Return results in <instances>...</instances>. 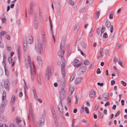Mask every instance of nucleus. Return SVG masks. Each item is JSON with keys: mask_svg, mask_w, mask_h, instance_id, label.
Listing matches in <instances>:
<instances>
[{"mask_svg": "<svg viewBox=\"0 0 127 127\" xmlns=\"http://www.w3.org/2000/svg\"><path fill=\"white\" fill-rule=\"evenodd\" d=\"M62 53L61 54V52H59L58 53L59 55L61 57L62 61V63L61 64V63L60 61H58L57 64L59 66L61 65V70L62 74L63 77H64L65 76V71L64 67L65 65V63L66 62L65 60L63 57V56L64 55V51L63 50Z\"/></svg>", "mask_w": 127, "mask_h": 127, "instance_id": "nucleus-1", "label": "nucleus"}, {"mask_svg": "<svg viewBox=\"0 0 127 127\" xmlns=\"http://www.w3.org/2000/svg\"><path fill=\"white\" fill-rule=\"evenodd\" d=\"M63 78L61 80V85L62 88L60 92V100L62 101L64 98L65 94V92L64 91V88H65V77H63Z\"/></svg>", "mask_w": 127, "mask_h": 127, "instance_id": "nucleus-2", "label": "nucleus"}, {"mask_svg": "<svg viewBox=\"0 0 127 127\" xmlns=\"http://www.w3.org/2000/svg\"><path fill=\"white\" fill-rule=\"evenodd\" d=\"M38 43L35 45V48L37 53L39 54L43 52V45L42 44L40 43L39 40L37 39Z\"/></svg>", "mask_w": 127, "mask_h": 127, "instance_id": "nucleus-3", "label": "nucleus"}, {"mask_svg": "<svg viewBox=\"0 0 127 127\" xmlns=\"http://www.w3.org/2000/svg\"><path fill=\"white\" fill-rule=\"evenodd\" d=\"M62 101L60 100V103H59L58 106V108L60 113L62 117H63L64 119V113L63 112V109L62 104Z\"/></svg>", "mask_w": 127, "mask_h": 127, "instance_id": "nucleus-4", "label": "nucleus"}, {"mask_svg": "<svg viewBox=\"0 0 127 127\" xmlns=\"http://www.w3.org/2000/svg\"><path fill=\"white\" fill-rule=\"evenodd\" d=\"M52 73V72L51 71L50 67L49 66H48L47 67L45 74V77L48 80Z\"/></svg>", "mask_w": 127, "mask_h": 127, "instance_id": "nucleus-5", "label": "nucleus"}, {"mask_svg": "<svg viewBox=\"0 0 127 127\" xmlns=\"http://www.w3.org/2000/svg\"><path fill=\"white\" fill-rule=\"evenodd\" d=\"M8 79H5L4 82V87L6 90L9 91V88L8 85Z\"/></svg>", "mask_w": 127, "mask_h": 127, "instance_id": "nucleus-6", "label": "nucleus"}, {"mask_svg": "<svg viewBox=\"0 0 127 127\" xmlns=\"http://www.w3.org/2000/svg\"><path fill=\"white\" fill-rule=\"evenodd\" d=\"M27 41L30 44H31L33 42V38L32 35L31 34H28V36Z\"/></svg>", "mask_w": 127, "mask_h": 127, "instance_id": "nucleus-7", "label": "nucleus"}, {"mask_svg": "<svg viewBox=\"0 0 127 127\" xmlns=\"http://www.w3.org/2000/svg\"><path fill=\"white\" fill-rule=\"evenodd\" d=\"M25 64L26 68L27 69H28L29 67L31 69V71L32 70H31L32 68V63H28V62H27V61H26L25 62Z\"/></svg>", "mask_w": 127, "mask_h": 127, "instance_id": "nucleus-8", "label": "nucleus"}, {"mask_svg": "<svg viewBox=\"0 0 127 127\" xmlns=\"http://www.w3.org/2000/svg\"><path fill=\"white\" fill-rule=\"evenodd\" d=\"M96 94L95 92L93 90L91 91L89 94V96L91 98H93Z\"/></svg>", "mask_w": 127, "mask_h": 127, "instance_id": "nucleus-9", "label": "nucleus"}, {"mask_svg": "<svg viewBox=\"0 0 127 127\" xmlns=\"http://www.w3.org/2000/svg\"><path fill=\"white\" fill-rule=\"evenodd\" d=\"M87 67L85 66H83L79 69V71H81L82 73H84L86 70Z\"/></svg>", "mask_w": 127, "mask_h": 127, "instance_id": "nucleus-10", "label": "nucleus"}, {"mask_svg": "<svg viewBox=\"0 0 127 127\" xmlns=\"http://www.w3.org/2000/svg\"><path fill=\"white\" fill-rule=\"evenodd\" d=\"M8 62L10 64H12V66L13 67L15 64V62H12V59L11 57H9L8 59Z\"/></svg>", "mask_w": 127, "mask_h": 127, "instance_id": "nucleus-11", "label": "nucleus"}, {"mask_svg": "<svg viewBox=\"0 0 127 127\" xmlns=\"http://www.w3.org/2000/svg\"><path fill=\"white\" fill-rule=\"evenodd\" d=\"M66 40V38L65 36H63V37L62 40L61 42V47L62 46H64L65 44V42Z\"/></svg>", "mask_w": 127, "mask_h": 127, "instance_id": "nucleus-12", "label": "nucleus"}, {"mask_svg": "<svg viewBox=\"0 0 127 127\" xmlns=\"http://www.w3.org/2000/svg\"><path fill=\"white\" fill-rule=\"evenodd\" d=\"M5 106L3 104H1L0 107V111L1 113H3L4 111Z\"/></svg>", "mask_w": 127, "mask_h": 127, "instance_id": "nucleus-13", "label": "nucleus"}, {"mask_svg": "<svg viewBox=\"0 0 127 127\" xmlns=\"http://www.w3.org/2000/svg\"><path fill=\"white\" fill-rule=\"evenodd\" d=\"M15 97L14 95H12V97L11 99V105H12L15 101Z\"/></svg>", "mask_w": 127, "mask_h": 127, "instance_id": "nucleus-14", "label": "nucleus"}, {"mask_svg": "<svg viewBox=\"0 0 127 127\" xmlns=\"http://www.w3.org/2000/svg\"><path fill=\"white\" fill-rule=\"evenodd\" d=\"M82 79V78L81 77H80L76 79L75 81V83L76 84H79L80 83Z\"/></svg>", "mask_w": 127, "mask_h": 127, "instance_id": "nucleus-15", "label": "nucleus"}, {"mask_svg": "<svg viewBox=\"0 0 127 127\" xmlns=\"http://www.w3.org/2000/svg\"><path fill=\"white\" fill-rule=\"evenodd\" d=\"M51 112L52 113V116L53 117V118L54 120H55L56 119V115L55 114V109L52 110H51Z\"/></svg>", "mask_w": 127, "mask_h": 127, "instance_id": "nucleus-16", "label": "nucleus"}, {"mask_svg": "<svg viewBox=\"0 0 127 127\" xmlns=\"http://www.w3.org/2000/svg\"><path fill=\"white\" fill-rule=\"evenodd\" d=\"M27 45V40L24 41L23 43V45L24 48V50L25 52L26 51V49Z\"/></svg>", "mask_w": 127, "mask_h": 127, "instance_id": "nucleus-17", "label": "nucleus"}, {"mask_svg": "<svg viewBox=\"0 0 127 127\" xmlns=\"http://www.w3.org/2000/svg\"><path fill=\"white\" fill-rule=\"evenodd\" d=\"M109 94L108 93H106L104 94L103 95V97L106 99H108L109 98Z\"/></svg>", "mask_w": 127, "mask_h": 127, "instance_id": "nucleus-18", "label": "nucleus"}, {"mask_svg": "<svg viewBox=\"0 0 127 127\" xmlns=\"http://www.w3.org/2000/svg\"><path fill=\"white\" fill-rule=\"evenodd\" d=\"M81 44L82 47L84 49H85L87 48V46L85 43L83 41H82L81 43Z\"/></svg>", "mask_w": 127, "mask_h": 127, "instance_id": "nucleus-19", "label": "nucleus"}, {"mask_svg": "<svg viewBox=\"0 0 127 127\" xmlns=\"http://www.w3.org/2000/svg\"><path fill=\"white\" fill-rule=\"evenodd\" d=\"M37 60L40 64H41L42 63V60L41 57L38 56L37 57Z\"/></svg>", "mask_w": 127, "mask_h": 127, "instance_id": "nucleus-20", "label": "nucleus"}, {"mask_svg": "<svg viewBox=\"0 0 127 127\" xmlns=\"http://www.w3.org/2000/svg\"><path fill=\"white\" fill-rule=\"evenodd\" d=\"M98 117L99 118H102L103 117V114L102 113L98 111Z\"/></svg>", "mask_w": 127, "mask_h": 127, "instance_id": "nucleus-21", "label": "nucleus"}, {"mask_svg": "<svg viewBox=\"0 0 127 127\" xmlns=\"http://www.w3.org/2000/svg\"><path fill=\"white\" fill-rule=\"evenodd\" d=\"M75 90V88L73 87H70L69 89V91H70L71 94L70 95H72V93Z\"/></svg>", "mask_w": 127, "mask_h": 127, "instance_id": "nucleus-22", "label": "nucleus"}, {"mask_svg": "<svg viewBox=\"0 0 127 127\" xmlns=\"http://www.w3.org/2000/svg\"><path fill=\"white\" fill-rule=\"evenodd\" d=\"M45 121V119L44 117H43L42 118H41V120H39V122L40 124L41 125L44 124Z\"/></svg>", "mask_w": 127, "mask_h": 127, "instance_id": "nucleus-23", "label": "nucleus"}, {"mask_svg": "<svg viewBox=\"0 0 127 127\" xmlns=\"http://www.w3.org/2000/svg\"><path fill=\"white\" fill-rule=\"evenodd\" d=\"M105 25L107 28H109L111 25L110 22L109 21H106L105 23Z\"/></svg>", "mask_w": 127, "mask_h": 127, "instance_id": "nucleus-24", "label": "nucleus"}, {"mask_svg": "<svg viewBox=\"0 0 127 127\" xmlns=\"http://www.w3.org/2000/svg\"><path fill=\"white\" fill-rule=\"evenodd\" d=\"M29 114L32 116V117L34 116V115L32 113V108H31V107L29 108Z\"/></svg>", "mask_w": 127, "mask_h": 127, "instance_id": "nucleus-25", "label": "nucleus"}, {"mask_svg": "<svg viewBox=\"0 0 127 127\" xmlns=\"http://www.w3.org/2000/svg\"><path fill=\"white\" fill-rule=\"evenodd\" d=\"M69 4L72 5H74V2L72 0H67Z\"/></svg>", "mask_w": 127, "mask_h": 127, "instance_id": "nucleus-26", "label": "nucleus"}, {"mask_svg": "<svg viewBox=\"0 0 127 127\" xmlns=\"http://www.w3.org/2000/svg\"><path fill=\"white\" fill-rule=\"evenodd\" d=\"M75 74H74V73H73L71 76V78L70 79V81L71 82L75 78Z\"/></svg>", "mask_w": 127, "mask_h": 127, "instance_id": "nucleus-27", "label": "nucleus"}, {"mask_svg": "<svg viewBox=\"0 0 127 127\" xmlns=\"http://www.w3.org/2000/svg\"><path fill=\"white\" fill-rule=\"evenodd\" d=\"M37 79L38 83L39 84L41 85V78L40 77V76L38 77L37 76Z\"/></svg>", "mask_w": 127, "mask_h": 127, "instance_id": "nucleus-28", "label": "nucleus"}, {"mask_svg": "<svg viewBox=\"0 0 127 127\" xmlns=\"http://www.w3.org/2000/svg\"><path fill=\"white\" fill-rule=\"evenodd\" d=\"M85 110L87 114H89V109L87 107H85Z\"/></svg>", "mask_w": 127, "mask_h": 127, "instance_id": "nucleus-29", "label": "nucleus"}, {"mask_svg": "<svg viewBox=\"0 0 127 127\" xmlns=\"http://www.w3.org/2000/svg\"><path fill=\"white\" fill-rule=\"evenodd\" d=\"M34 26L35 29L36 30L37 29L38 26V22L34 23Z\"/></svg>", "mask_w": 127, "mask_h": 127, "instance_id": "nucleus-30", "label": "nucleus"}, {"mask_svg": "<svg viewBox=\"0 0 127 127\" xmlns=\"http://www.w3.org/2000/svg\"><path fill=\"white\" fill-rule=\"evenodd\" d=\"M60 8H58L57 9V15L58 16L60 15Z\"/></svg>", "mask_w": 127, "mask_h": 127, "instance_id": "nucleus-31", "label": "nucleus"}, {"mask_svg": "<svg viewBox=\"0 0 127 127\" xmlns=\"http://www.w3.org/2000/svg\"><path fill=\"white\" fill-rule=\"evenodd\" d=\"M0 121L2 122L4 121L3 116L1 114H0Z\"/></svg>", "mask_w": 127, "mask_h": 127, "instance_id": "nucleus-32", "label": "nucleus"}, {"mask_svg": "<svg viewBox=\"0 0 127 127\" xmlns=\"http://www.w3.org/2000/svg\"><path fill=\"white\" fill-rule=\"evenodd\" d=\"M94 0H87L86 1L87 4H91L93 1Z\"/></svg>", "mask_w": 127, "mask_h": 127, "instance_id": "nucleus-33", "label": "nucleus"}, {"mask_svg": "<svg viewBox=\"0 0 127 127\" xmlns=\"http://www.w3.org/2000/svg\"><path fill=\"white\" fill-rule=\"evenodd\" d=\"M39 18L40 19L42 20V14L41 12V11H40V10H39Z\"/></svg>", "mask_w": 127, "mask_h": 127, "instance_id": "nucleus-34", "label": "nucleus"}, {"mask_svg": "<svg viewBox=\"0 0 127 127\" xmlns=\"http://www.w3.org/2000/svg\"><path fill=\"white\" fill-rule=\"evenodd\" d=\"M121 113V112L120 111H118L117 113L115 115V117L118 116Z\"/></svg>", "mask_w": 127, "mask_h": 127, "instance_id": "nucleus-35", "label": "nucleus"}, {"mask_svg": "<svg viewBox=\"0 0 127 127\" xmlns=\"http://www.w3.org/2000/svg\"><path fill=\"white\" fill-rule=\"evenodd\" d=\"M96 19H97L98 18L100 15V13L99 12V11H97L96 13Z\"/></svg>", "mask_w": 127, "mask_h": 127, "instance_id": "nucleus-36", "label": "nucleus"}, {"mask_svg": "<svg viewBox=\"0 0 127 127\" xmlns=\"http://www.w3.org/2000/svg\"><path fill=\"white\" fill-rule=\"evenodd\" d=\"M5 72V75L7 76H8L9 75V73L8 71L6 70L5 67L4 68Z\"/></svg>", "mask_w": 127, "mask_h": 127, "instance_id": "nucleus-37", "label": "nucleus"}, {"mask_svg": "<svg viewBox=\"0 0 127 127\" xmlns=\"http://www.w3.org/2000/svg\"><path fill=\"white\" fill-rule=\"evenodd\" d=\"M105 28L104 26H103L101 28V33H104V31L105 30Z\"/></svg>", "mask_w": 127, "mask_h": 127, "instance_id": "nucleus-38", "label": "nucleus"}, {"mask_svg": "<svg viewBox=\"0 0 127 127\" xmlns=\"http://www.w3.org/2000/svg\"><path fill=\"white\" fill-rule=\"evenodd\" d=\"M32 91L33 94V95L35 94H37L36 91L35 89L34 88V87H33V89H32Z\"/></svg>", "mask_w": 127, "mask_h": 127, "instance_id": "nucleus-39", "label": "nucleus"}, {"mask_svg": "<svg viewBox=\"0 0 127 127\" xmlns=\"http://www.w3.org/2000/svg\"><path fill=\"white\" fill-rule=\"evenodd\" d=\"M34 95V99L36 100H37V99L38 97V95L37 94H36L33 95Z\"/></svg>", "mask_w": 127, "mask_h": 127, "instance_id": "nucleus-40", "label": "nucleus"}, {"mask_svg": "<svg viewBox=\"0 0 127 127\" xmlns=\"http://www.w3.org/2000/svg\"><path fill=\"white\" fill-rule=\"evenodd\" d=\"M7 103V100L5 99L4 101H3L2 102L1 104H3V105L6 106Z\"/></svg>", "mask_w": 127, "mask_h": 127, "instance_id": "nucleus-41", "label": "nucleus"}, {"mask_svg": "<svg viewBox=\"0 0 127 127\" xmlns=\"http://www.w3.org/2000/svg\"><path fill=\"white\" fill-rule=\"evenodd\" d=\"M37 17L35 15L34 17V23L38 22V21H37Z\"/></svg>", "mask_w": 127, "mask_h": 127, "instance_id": "nucleus-42", "label": "nucleus"}, {"mask_svg": "<svg viewBox=\"0 0 127 127\" xmlns=\"http://www.w3.org/2000/svg\"><path fill=\"white\" fill-rule=\"evenodd\" d=\"M96 72L97 74H100L101 73V71H100V69L99 68H98L97 69Z\"/></svg>", "mask_w": 127, "mask_h": 127, "instance_id": "nucleus-43", "label": "nucleus"}, {"mask_svg": "<svg viewBox=\"0 0 127 127\" xmlns=\"http://www.w3.org/2000/svg\"><path fill=\"white\" fill-rule=\"evenodd\" d=\"M28 57V59L27 60H28V61H27V62H28V63H31V58L30 56H29Z\"/></svg>", "mask_w": 127, "mask_h": 127, "instance_id": "nucleus-44", "label": "nucleus"}, {"mask_svg": "<svg viewBox=\"0 0 127 127\" xmlns=\"http://www.w3.org/2000/svg\"><path fill=\"white\" fill-rule=\"evenodd\" d=\"M89 62L88 60H85L84 61V64L85 65H88V63Z\"/></svg>", "mask_w": 127, "mask_h": 127, "instance_id": "nucleus-45", "label": "nucleus"}, {"mask_svg": "<svg viewBox=\"0 0 127 127\" xmlns=\"http://www.w3.org/2000/svg\"><path fill=\"white\" fill-rule=\"evenodd\" d=\"M118 63L123 68H124V66H123L122 65V64L121 62L120 61H118Z\"/></svg>", "mask_w": 127, "mask_h": 127, "instance_id": "nucleus-46", "label": "nucleus"}, {"mask_svg": "<svg viewBox=\"0 0 127 127\" xmlns=\"http://www.w3.org/2000/svg\"><path fill=\"white\" fill-rule=\"evenodd\" d=\"M4 47V45L3 43L1 41H0V47L1 48H3Z\"/></svg>", "mask_w": 127, "mask_h": 127, "instance_id": "nucleus-47", "label": "nucleus"}, {"mask_svg": "<svg viewBox=\"0 0 127 127\" xmlns=\"http://www.w3.org/2000/svg\"><path fill=\"white\" fill-rule=\"evenodd\" d=\"M16 120L17 122L19 123L21 121L20 120L19 118L18 117H17L16 118Z\"/></svg>", "mask_w": 127, "mask_h": 127, "instance_id": "nucleus-48", "label": "nucleus"}, {"mask_svg": "<svg viewBox=\"0 0 127 127\" xmlns=\"http://www.w3.org/2000/svg\"><path fill=\"white\" fill-rule=\"evenodd\" d=\"M81 64H74V65L75 66V67H78L80 66L81 65Z\"/></svg>", "mask_w": 127, "mask_h": 127, "instance_id": "nucleus-49", "label": "nucleus"}, {"mask_svg": "<svg viewBox=\"0 0 127 127\" xmlns=\"http://www.w3.org/2000/svg\"><path fill=\"white\" fill-rule=\"evenodd\" d=\"M108 35L106 33H104L103 35V37L104 38H106L108 37Z\"/></svg>", "mask_w": 127, "mask_h": 127, "instance_id": "nucleus-50", "label": "nucleus"}, {"mask_svg": "<svg viewBox=\"0 0 127 127\" xmlns=\"http://www.w3.org/2000/svg\"><path fill=\"white\" fill-rule=\"evenodd\" d=\"M6 32L4 31H2L0 32V35L1 36L5 34Z\"/></svg>", "mask_w": 127, "mask_h": 127, "instance_id": "nucleus-51", "label": "nucleus"}, {"mask_svg": "<svg viewBox=\"0 0 127 127\" xmlns=\"http://www.w3.org/2000/svg\"><path fill=\"white\" fill-rule=\"evenodd\" d=\"M118 59L116 57H114L113 58V62H116L117 61Z\"/></svg>", "mask_w": 127, "mask_h": 127, "instance_id": "nucleus-52", "label": "nucleus"}, {"mask_svg": "<svg viewBox=\"0 0 127 127\" xmlns=\"http://www.w3.org/2000/svg\"><path fill=\"white\" fill-rule=\"evenodd\" d=\"M81 54L84 56L86 57V55L81 50L80 51Z\"/></svg>", "mask_w": 127, "mask_h": 127, "instance_id": "nucleus-53", "label": "nucleus"}, {"mask_svg": "<svg viewBox=\"0 0 127 127\" xmlns=\"http://www.w3.org/2000/svg\"><path fill=\"white\" fill-rule=\"evenodd\" d=\"M121 83L123 84L124 86H126V83L124 81H121Z\"/></svg>", "mask_w": 127, "mask_h": 127, "instance_id": "nucleus-54", "label": "nucleus"}, {"mask_svg": "<svg viewBox=\"0 0 127 127\" xmlns=\"http://www.w3.org/2000/svg\"><path fill=\"white\" fill-rule=\"evenodd\" d=\"M75 98L76 99V101L75 102V103L76 104H77L78 102V99L77 96H75Z\"/></svg>", "mask_w": 127, "mask_h": 127, "instance_id": "nucleus-55", "label": "nucleus"}, {"mask_svg": "<svg viewBox=\"0 0 127 127\" xmlns=\"http://www.w3.org/2000/svg\"><path fill=\"white\" fill-rule=\"evenodd\" d=\"M110 32L111 33H112L113 32V25H111V27L110 28Z\"/></svg>", "mask_w": 127, "mask_h": 127, "instance_id": "nucleus-56", "label": "nucleus"}, {"mask_svg": "<svg viewBox=\"0 0 127 127\" xmlns=\"http://www.w3.org/2000/svg\"><path fill=\"white\" fill-rule=\"evenodd\" d=\"M113 14L112 13H110L109 16V18L110 19H112L113 18Z\"/></svg>", "mask_w": 127, "mask_h": 127, "instance_id": "nucleus-57", "label": "nucleus"}, {"mask_svg": "<svg viewBox=\"0 0 127 127\" xmlns=\"http://www.w3.org/2000/svg\"><path fill=\"white\" fill-rule=\"evenodd\" d=\"M100 31V29L99 28H97V32L98 34H99Z\"/></svg>", "mask_w": 127, "mask_h": 127, "instance_id": "nucleus-58", "label": "nucleus"}, {"mask_svg": "<svg viewBox=\"0 0 127 127\" xmlns=\"http://www.w3.org/2000/svg\"><path fill=\"white\" fill-rule=\"evenodd\" d=\"M111 85H113L115 84V82L114 80H112L111 81Z\"/></svg>", "mask_w": 127, "mask_h": 127, "instance_id": "nucleus-59", "label": "nucleus"}, {"mask_svg": "<svg viewBox=\"0 0 127 127\" xmlns=\"http://www.w3.org/2000/svg\"><path fill=\"white\" fill-rule=\"evenodd\" d=\"M41 33L42 36H45V33L43 29L41 30Z\"/></svg>", "mask_w": 127, "mask_h": 127, "instance_id": "nucleus-60", "label": "nucleus"}, {"mask_svg": "<svg viewBox=\"0 0 127 127\" xmlns=\"http://www.w3.org/2000/svg\"><path fill=\"white\" fill-rule=\"evenodd\" d=\"M97 85L99 86H102L103 85V83H100L99 82H98L97 83Z\"/></svg>", "mask_w": 127, "mask_h": 127, "instance_id": "nucleus-61", "label": "nucleus"}, {"mask_svg": "<svg viewBox=\"0 0 127 127\" xmlns=\"http://www.w3.org/2000/svg\"><path fill=\"white\" fill-rule=\"evenodd\" d=\"M98 105L97 104H96L95 107L94 109V110L95 111H96L98 108Z\"/></svg>", "mask_w": 127, "mask_h": 127, "instance_id": "nucleus-62", "label": "nucleus"}, {"mask_svg": "<svg viewBox=\"0 0 127 127\" xmlns=\"http://www.w3.org/2000/svg\"><path fill=\"white\" fill-rule=\"evenodd\" d=\"M67 101L68 103L70 102L71 101V97L68 96V97Z\"/></svg>", "mask_w": 127, "mask_h": 127, "instance_id": "nucleus-63", "label": "nucleus"}, {"mask_svg": "<svg viewBox=\"0 0 127 127\" xmlns=\"http://www.w3.org/2000/svg\"><path fill=\"white\" fill-rule=\"evenodd\" d=\"M2 124V127H8V126L5 123H3Z\"/></svg>", "mask_w": 127, "mask_h": 127, "instance_id": "nucleus-64", "label": "nucleus"}]
</instances>
